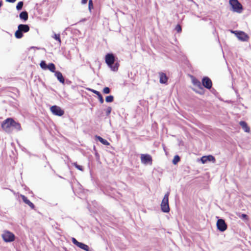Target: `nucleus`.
<instances>
[{
	"mask_svg": "<svg viewBox=\"0 0 251 251\" xmlns=\"http://www.w3.org/2000/svg\"><path fill=\"white\" fill-rule=\"evenodd\" d=\"M95 138H96V139L98 140L102 144L105 145H109L108 142L106 140L103 139L101 137L98 136H96Z\"/></svg>",
	"mask_w": 251,
	"mask_h": 251,
	"instance_id": "21",
	"label": "nucleus"
},
{
	"mask_svg": "<svg viewBox=\"0 0 251 251\" xmlns=\"http://www.w3.org/2000/svg\"><path fill=\"white\" fill-rule=\"evenodd\" d=\"M1 237L2 239L5 242H11L14 241L15 239V235L13 233L7 230L3 231V233L1 235Z\"/></svg>",
	"mask_w": 251,
	"mask_h": 251,
	"instance_id": "5",
	"label": "nucleus"
},
{
	"mask_svg": "<svg viewBox=\"0 0 251 251\" xmlns=\"http://www.w3.org/2000/svg\"><path fill=\"white\" fill-rule=\"evenodd\" d=\"M24 3L23 1H19L16 6V8L18 10H21L23 6Z\"/></svg>",
	"mask_w": 251,
	"mask_h": 251,
	"instance_id": "26",
	"label": "nucleus"
},
{
	"mask_svg": "<svg viewBox=\"0 0 251 251\" xmlns=\"http://www.w3.org/2000/svg\"><path fill=\"white\" fill-rule=\"evenodd\" d=\"M202 82L203 85L207 89H209L211 88L212 84L211 80L209 78L207 77H204Z\"/></svg>",
	"mask_w": 251,
	"mask_h": 251,
	"instance_id": "14",
	"label": "nucleus"
},
{
	"mask_svg": "<svg viewBox=\"0 0 251 251\" xmlns=\"http://www.w3.org/2000/svg\"><path fill=\"white\" fill-rule=\"evenodd\" d=\"M240 218L244 220H248V216L245 214H242L241 215Z\"/></svg>",
	"mask_w": 251,
	"mask_h": 251,
	"instance_id": "32",
	"label": "nucleus"
},
{
	"mask_svg": "<svg viewBox=\"0 0 251 251\" xmlns=\"http://www.w3.org/2000/svg\"><path fill=\"white\" fill-rule=\"evenodd\" d=\"M192 82L194 85L199 87V88L200 89V91H197L194 90L197 93H199L200 94H203V88H201V82L196 78L193 77L192 78Z\"/></svg>",
	"mask_w": 251,
	"mask_h": 251,
	"instance_id": "13",
	"label": "nucleus"
},
{
	"mask_svg": "<svg viewBox=\"0 0 251 251\" xmlns=\"http://www.w3.org/2000/svg\"><path fill=\"white\" fill-rule=\"evenodd\" d=\"M240 125L244 130L245 132H248L250 131V128L247 126V124L245 122L241 121L240 122Z\"/></svg>",
	"mask_w": 251,
	"mask_h": 251,
	"instance_id": "20",
	"label": "nucleus"
},
{
	"mask_svg": "<svg viewBox=\"0 0 251 251\" xmlns=\"http://www.w3.org/2000/svg\"><path fill=\"white\" fill-rule=\"evenodd\" d=\"M50 109L52 114L58 116H62L64 114V111L58 106H52Z\"/></svg>",
	"mask_w": 251,
	"mask_h": 251,
	"instance_id": "7",
	"label": "nucleus"
},
{
	"mask_svg": "<svg viewBox=\"0 0 251 251\" xmlns=\"http://www.w3.org/2000/svg\"><path fill=\"white\" fill-rule=\"evenodd\" d=\"M141 161L142 163L144 164H151L152 163V158L151 156L149 154H142L141 155Z\"/></svg>",
	"mask_w": 251,
	"mask_h": 251,
	"instance_id": "9",
	"label": "nucleus"
},
{
	"mask_svg": "<svg viewBox=\"0 0 251 251\" xmlns=\"http://www.w3.org/2000/svg\"><path fill=\"white\" fill-rule=\"evenodd\" d=\"M103 92L105 94H108L110 93V89L109 87H105L103 90Z\"/></svg>",
	"mask_w": 251,
	"mask_h": 251,
	"instance_id": "30",
	"label": "nucleus"
},
{
	"mask_svg": "<svg viewBox=\"0 0 251 251\" xmlns=\"http://www.w3.org/2000/svg\"><path fill=\"white\" fill-rule=\"evenodd\" d=\"M2 4V2L1 1H0V7L1 6Z\"/></svg>",
	"mask_w": 251,
	"mask_h": 251,
	"instance_id": "38",
	"label": "nucleus"
},
{
	"mask_svg": "<svg viewBox=\"0 0 251 251\" xmlns=\"http://www.w3.org/2000/svg\"><path fill=\"white\" fill-rule=\"evenodd\" d=\"M40 67L44 70L47 69L48 65L46 64L45 61H42L40 64Z\"/></svg>",
	"mask_w": 251,
	"mask_h": 251,
	"instance_id": "25",
	"label": "nucleus"
},
{
	"mask_svg": "<svg viewBox=\"0 0 251 251\" xmlns=\"http://www.w3.org/2000/svg\"><path fill=\"white\" fill-rule=\"evenodd\" d=\"M106 114L107 116H108L110 114V107H108L106 110Z\"/></svg>",
	"mask_w": 251,
	"mask_h": 251,
	"instance_id": "33",
	"label": "nucleus"
},
{
	"mask_svg": "<svg viewBox=\"0 0 251 251\" xmlns=\"http://www.w3.org/2000/svg\"><path fill=\"white\" fill-rule=\"evenodd\" d=\"M88 8L90 11L93 9V4L92 0H89Z\"/></svg>",
	"mask_w": 251,
	"mask_h": 251,
	"instance_id": "29",
	"label": "nucleus"
},
{
	"mask_svg": "<svg viewBox=\"0 0 251 251\" xmlns=\"http://www.w3.org/2000/svg\"><path fill=\"white\" fill-rule=\"evenodd\" d=\"M21 197L23 200V201L25 202L26 204H27L30 208L32 209L34 208V204L31 202L24 195H21Z\"/></svg>",
	"mask_w": 251,
	"mask_h": 251,
	"instance_id": "16",
	"label": "nucleus"
},
{
	"mask_svg": "<svg viewBox=\"0 0 251 251\" xmlns=\"http://www.w3.org/2000/svg\"><path fill=\"white\" fill-rule=\"evenodd\" d=\"M73 165L76 168H77L78 170H80V171H83V168L82 166H80V165H78L76 163H73Z\"/></svg>",
	"mask_w": 251,
	"mask_h": 251,
	"instance_id": "28",
	"label": "nucleus"
},
{
	"mask_svg": "<svg viewBox=\"0 0 251 251\" xmlns=\"http://www.w3.org/2000/svg\"><path fill=\"white\" fill-rule=\"evenodd\" d=\"M216 226L218 229L221 232L225 231L227 229V225L223 219H218Z\"/></svg>",
	"mask_w": 251,
	"mask_h": 251,
	"instance_id": "8",
	"label": "nucleus"
},
{
	"mask_svg": "<svg viewBox=\"0 0 251 251\" xmlns=\"http://www.w3.org/2000/svg\"><path fill=\"white\" fill-rule=\"evenodd\" d=\"M90 90L92 92H93L94 93H95V94H96L97 95V97H98V99H99L100 102L101 103H103L104 100H103V98H102L101 95L100 94V93L99 91L93 90V89H90Z\"/></svg>",
	"mask_w": 251,
	"mask_h": 251,
	"instance_id": "18",
	"label": "nucleus"
},
{
	"mask_svg": "<svg viewBox=\"0 0 251 251\" xmlns=\"http://www.w3.org/2000/svg\"><path fill=\"white\" fill-rule=\"evenodd\" d=\"M53 38L55 40L58 41L60 44L61 43V39H60V36L59 34H55L54 35Z\"/></svg>",
	"mask_w": 251,
	"mask_h": 251,
	"instance_id": "24",
	"label": "nucleus"
},
{
	"mask_svg": "<svg viewBox=\"0 0 251 251\" xmlns=\"http://www.w3.org/2000/svg\"><path fill=\"white\" fill-rule=\"evenodd\" d=\"M110 98H111L110 100H111V102L113 100V97L112 96H111Z\"/></svg>",
	"mask_w": 251,
	"mask_h": 251,
	"instance_id": "37",
	"label": "nucleus"
},
{
	"mask_svg": "<svg viewBox=\"0 0 251 251\" xmlns=\"http://www.w3.org/2000/svg\"><path fill=\"white\" fill-rule=\"evenodd\" d=\"M29 29V26L27 25H19L18 27V30L15 33L16 38L18 39L22 38L23 36L22 32H27Z\"/></svg>",
	"mask_w": 251,
	"mask_h": 251,
	"instance_id": "3",
	"label": "nucleus"
},
{
	"mask_svg": "<svg viewBox=\"0 0 251 251\" xmlns=\"http://www.w3.org/2000/svg\"><path fill=\"white\" fill-rule=\"evenodd\" d=\"M169 192H167L164 196L161 203V210L165 213H168L170 211L169 205Z\"/></svg>",
	"mask_w": 251,
	"mask_h": 251,
	"instance_id": "4",
	"label": "nucleus"
},
{
	"mask_svg": "<svg viewBox=\"0 0 251 251\" xmlns=\"http://www.w3.org/2000/svg\"><path fill=\"white\" fill-rule=\"evenodd\" d=\"M72 240V242L78 247L86 251H89V248L87 245L78 242L75 238H73Z\"/></svg>",
	"mask_w": 251,
	"mask_h": 251,
	"instance_id": "10",
	"label": "nucleus"
},
{
	"mask_svg": "<svg viewBox=\"0 0 251 251\" xmlns=\"http://www.w3.org/2000/svg\"><path fill=\"white\" fill-rule=\"evenodd\" d=\"M231 32L235 34L238 39L242 41H246L249 38L248 35L243 31L231 30Z\"/></svg>",
	"mask_w": 251,
	"mask_h": 251,
	"instance_id": "6",
	"label": "nucleus"
},
{
	"mask_svg": "<svg viewBox=\"0 0 251 251\" xmlns=\"http://www.w3.org/2000/svg\"><path fill=\"white\" fill-rule=\"evenodd\" d=\"M201 161L202 164H205L208 161L215 163V159L214 156L209 155L207 156H203L202 157H201Z\"/></svg>",
	"mask_w": 251,
	"mask_h": 251,
	"instance_id": "12",
	"label": "nucleus"
},
{
	"mask_svg": "<svg viewBox=\"0 0 251 251\" xmlns=\"http://www.w3.org/2000/svg\"><path fill=\"white\" fill-rule=\"evenodd\" d=\"M16 1V0H6V2H11V3H13V2H15Z\"/></svg>",
	"mask_w": 251,
	"mask_h": 251,
	"instance_id": "35",
	"label": "nucleus"
},
{
	"mask_svg": "<svg viewBox=\"0 0 251 251\" xmlns=\"http://www.w3.org/2000/svg\"><path fill=\"white\" fill-rule=\"evenodd\" d=\"M47 69H49L51 72L55 73V65L53 63H50L48 65Z\"/></svg>",
	"mask_w": 251,
	"mask_h": 251,
	"instance_id": "22",
	"label": "nucleus"
},
{
	"mask_svg": "<svg viewBox=\"0 0 251 251\" xmlns=\"http://www.w3.org/2000/svg\"><path fill=\"white\" fill-rule=\"evenodd\" d=\"M229 4L230 10L233 12L240 14L243 11V7L238 0H229Z\"/></svg>",
	"mask_w": 251,
	"mask_h": 251,
	"instance_id": "2",
	"label": "nucleus"
},
{
	"mask_svg": "<svg viewBox=\"0 0 251 251\" xmlns=\"http://www.w3.org/2000/svg\"><path fill=\"white\" fill-rule=\"evenodd\" d=\"M1 128L7 133H11L13 129L20 131L22 127L20 123L15 122L11 118H7L1 123Z\"/></svg>",
	"mask_w": 251,
	"mask_h": 251,
	"instance_id": "1",
	"label": "nucleus"
},
{
	"mask_svg": "<svg viewBox=\"0 0 251 251\" xmlns=\"http://www.w3.org/2000/svg\"><path fill=\"white\" fill-rule=\"evenodd\" d=\"M105 62L110 66V53H107L105 56Z\"/></svg>",
	"mask_w": 251,
	"mask_h": 251,
	"instance_id": "27",
	"label": "nucleus"
},
{
	"mask_svg": "<svg viewBox=\"0 0 251 251\" xmlns=\"http://www.w3.org/2000/svg\"><path fill=\"white\" fill-rule=\"evenodd\" d=\"M119 66V62L118 61L115 62L114 55L111 54V70L113 71H116L118 70Z\"/></svg>",
	"mask_w": 251,
	"mask_h": 251,
	"instance_id": "11",
	"label": "nucleus"
},
{
	"mask_svg": "<svg viewBox=\"0 0 251 251\" xmlns=\"http://www.w3.org/2000/svg\"><path fill=\"white\" fill-rule=\"evenodd\" d=\"M176 30L177 32H180L181 31V27L180 25H177L176 27Z\"/></svg>",
	"mask_w": 251,
	"mask_h": 251,
	"instance_id": "31",
	"label": "nucleus"
},
{
	"mask_svg": "<svg viewBox=\"0 0 251 251\" xmlns=\"http://www.w3.org/2000/svg\"><path fill=\"white\" fill-rule=\"evenodd\" d=\"M55 76L57 77V79L62 84L65 82V79L60 72L56 71L54 73Z\"/></svg>",
	"mask_w": 251,
	"mask_h": 251,
	"instance_id": "17",
	"label": "nucleus"
},
{
	"mask_svg": "<svg viewBox=\"0 0 251 251\" xmlns=\"http://www.w3.org/2000/svg\"><path fill=\"white\" fill-rule=\"evenodd\" d=\"M20 18L24 21H26L28 19V16L26 11H23L19 15Z\"/></svg>",
	"mask_w": 251,
	"mask_h": 251,
	"instance_id": "19",
	"label": "nucleus"
},
{
	"mask_svg": "<svg viewBox=\"0 0 251 251\" xmlns=\"http://www.w3.org/2000/svg\"><path fill=\"white\" fill-rule=\"evenodd\" d=\"M159 82L161 84L167 83L168 78L166 75L163 72H160L159 73Z\"/></svg>",
	"mask_w": 251,
	"mask_h": 251,
	"instance_id": "15",
	"label": "nucleus"
},
{
	"mask_svg": "<svg viewBox=\"0 0 251 251\" xmlns=\"http://www.w3.org/2000/svg\"><path fill=\"white\" fill-rule=\"evenodd\" d=\"M180 161V157L178 155H175L173 160V163L174 165L176 164L179 161Z\"/></svg>",
	"mask_w": 251,
	"mask_h": 251,
	"instance_id": "23",
	"label": "nucleus"
},
{
	"mask_svg": "<svg viewBox=\"0 0 251 251\" xmlns=\"http://www.w3.org/2000/svg\"><path fill=\"white\" fill-rule=\"evenodd\" d=\"M105 100H106V102H110V96H108L106 97V99H105Z\"/></svg>",
	"mask_w": 251,
	"mask_h": 251,
	"instance_id": "34",
	"label": "nucleus"
},
{
	"mask_svg": "<svg viewBox=\"0 0 251 251\" xmlns=\"http://www.w3.org/2000/svg\"><path fill=\"white\" fill-rule=\"evenodd\" d=\"M87 1H88V0H81V3H82V4H86L87 2Z\"/></svg>",
	"mask_w": 251,
	"mask_h": 251,
	"instance_id": "36",
	"label": "nucleus"
}]
</instances>
